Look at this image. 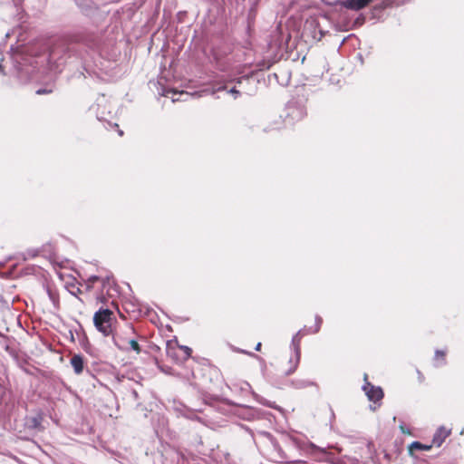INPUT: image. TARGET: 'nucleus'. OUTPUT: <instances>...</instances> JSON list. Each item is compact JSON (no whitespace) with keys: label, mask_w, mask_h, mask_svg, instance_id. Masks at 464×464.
Returning a JSON list of instances; mask_svg holds the SVG:
<instances>
[{"label":"nucleus","mask_w":464,"mask_h":464,"mask_svg":"<svg viewBox=\"0 0 464 464\" xmlns=\"http://www.w3.org/2000/svg\"><path fill=\"white\" fill-rule=\"evenodd\" d=\"M170 92H172L173 94H175V92H172L171 90H169V91H167L166 92H164L162 93V95H163V96H168V95H169V93H170Z\"/></svg>","instance_id":"23"},{"label":"nucleus","mask_w":464,"mask_h":464,"mask_svg":"<svg viewBox=\"0 0 464 464\" xmlns=\"http://www.w3.org/2000/svg\"><path fill=\"white\" fill-rule=\"evenodd\" d=\"M100 279L99 276H92L90 278H89V282L92 283V284H94L96 281H98Z\"/></svg>","instance_id":"20"},{"label":"nucleus","mask_w":464,"mask_h":464,"mask_svg":"<svg viewBox=\"0 0 464 464\" xmlns=\"http://www.w3.org/2000/svg\"><path fill=\"white\" fill-rule=\"evenodd\" d=\"M401 430L402 433H406V431L404 430V428L402 426H401Z\"/></svg>","instance_id":"27"},{"label":"nucleus","mask_w":464,"mask_h":464,"mask_svg":"<svg viewBox=\"0 0 464 464\" xmlns=\"http://www.w3.org/2000/svg\"><path fill=\"white\" fill-rule=\"evenodd\" d=\"M132 394H133V396H134L135 398H137V397H138V393H137V392H136V391H132Z\"/></svg>","instance_id":"25"},{"label":"nucleus","mask_w":464,"mask_h":464,"mask_svg":"<svg viewBox=\"0 0 464 464\" xmlns=\"http://www.w3.org/2000/svg\"><path fill=\"white\" fill-rule=\"evenodd\" d=\"M431 448V446H427V445H423L421 444L420 442L419 441H414L411 443V447H410V450H428Z\"/></svg>","instance_id":"15"},{"label":"nucleus","mask_w":464,"mask_h":464,"mask_svg":"<svg viewBox=\"0 0 464 464\" xmlns=\"http://www.w3.org/2000/svg\"><path fill=\"white\" fill-rule=\"evenodd\" d=\"M303 112H304V111H303V110H302V109H300V110H298V111H296V113H299V114H302Z\"/></svg>","instance_id":"26"},{"label":"nucleus","mask_w":464,"mask_h":464,"mask_svg":"<svg viewBox=\"0 0 464 464\" xmlns=\"http://www.w3.org/2000/svg\"><path fill=\"white\" fill-rule=\"evenodd\" d=\"M113 319V313L111 310L100 309L94 314L93 323L99 332L109 336L113 333L111 328Z\"/></svg>","instance_id":"1"},{"label":"nucleus","mask_w":464,"mask_h":464,"mask_svg":"<svg viewBox=\"0 0 464 464\" xmlns=\"http://www.w3.org/2000/svg\"><path fill=\"white\" fill-rule=\"evenodd\" d=\"M292 104H294V102H290V103L288 104V108H290Z\"/></svg>","instance_id":"28"},{"label":"nucleus","mask_w":464,"mask_h":464,"mask_svg":"<svg viewBox=\"0 0 464 464\" xmlns=\"http://www.w3.org/2000/svg\"><path fill=\"white\" fill-rule=\"evenodd\" d=\"M134 351L136 352V353H140L141 352V349H140V344L137 343V341L130 337L128 341H127V351L126 352H129V351Z\"/></svg>","instance_id":"12"},{"label":"nucleus","mask_w":464,"mask_h":464,"mask_svg":"<svg viewBox=\"0 0 464 464\" xmlns=\"http://www.w3.org/2000/svg\"><path fill=\"white\" fill-rule=\"evenodd\" d=\"M248 77L238 78L236 84L229 87L227 84L218 86L214 92H224L225 94L231 95L234 99H237L243 92L242 84L245 82H248Z\"/></svg>","instance_id":"4"},{"label":"nucleus","mask_w":464,"mask_h":464,"mask_svg":"<svg viewBox=\"0 0 464 464\" xmlns=\"http://www.w3.org/2000/svg\"><path fill=\"white\" fill-rule=\"evenodd\" d=\"M285 461L286 463H296V462H299L297 459H289V458H285Z\"/></svg>","instance_id":"22"},{"label":"nucleus","mask_w":464,"mask_h":464,"mask_svg":"<svg viewBox=\"0 0 464 464\" xmlns=\"http://www.w3.org/2000/svg\"><path fill=\"white\" fill-rule=\"evenodd\" d=\"M51 92H53V89L51 87L39 88L35 91V93L38 95L48 94Z\"/></svg>","instance_id":"16"},{"label":"nucleus","mask_w":464,"mask_h":464,"mask_svg":"<svg viewBox=\"0 0 464 464\" xmlns=\"http://www.w3.org/2000/svg\"><path fill=\"white\" fill-rule=\"evenodd\" d=\"M391 4L390 0H383L380 6H377L379 9H383Z\"/></svg>","instance_id":"19"},{"label":"nucleus","mask_w":464,"mask_h":464,"mask_svg":"<svg viewBox=\"0 0 464 464\" xmlns=\"http://www.w3.org/2000/svg\"><path fill=\"white\" fill-rule=\"evenodd\" d=\"M322 323H323V319L319 315H316L315 316V327H314V329L309 328L308 333H310V334L318 333L321 328Z\"/></svg>","instance_id":"14"},{"label":"nucleus","mask_w":464,"mask_h":464,"mask_svg":"<svg viewBox=\"0 0 464 464\" xmlns=\"http://www.w3.org/2000/svg\"><path fill=\"white\" fill-rule=\"evenodd\" d=\"M309 334L308 329L306 327L299 330L292 338V346L295 351V358H290L289 363L291 364V367L289 370L285 372V375L292 374L297 368L299 362H300V356H301V347H300V342L301 338Z\"/></svg>","instance_id":"2"},{"label":"nucleus","mask_w":464,"mask_h":464,"mask_svg":"<svg viewBox=\"0 0 464 464\" xmlns=\"http://www.w3.org/2000/svg\"><path fill=\"white\" fill-rule=\"evenodd\" d=\"M135 334L131 326H125L124 329L112 333L114 344L121 351H127V341Z\"/></svg>","instance_id":"3"},{"label":"nucleus","mask_w":464,"mask_h":464,"mask_svg":"<svg viewBox=\"0 0 464 464\" xmlns=\"http://www.w3.org/2000/svg\"><path fill=\"white\" fill-rule=\"evenodd\" d=\"M70 362H71V365L72 366L73 371L76 374H81L82 372L84 362H83V357L82 355L74 354L71 358Z\"/></svg>","instance_id":"10"},{"label":"nucleus","mask_w":464,"mask_h":464,"mask_svg":"<svg viewBox=\"0 0 464 464\" xmlns=\"http://www.w3.org/2000/svg\"><path fill=\"white\" fill-rule=\"evenodd\" d=\"M260 348H261V343H258L256 344V351H259V350H260Z\"/></svg>","instance_id":"24"},{"label":"nucleus","mask_w":464,"mask_h":464,"mask_svg":"<svg viewBox=\"0 0 464 464\" xmlns=\"http://www.w3.org/2000/svg\"><path fill=\"white\" fill-rule=\"evenodd\" d=\"M363 391L365 392L368 399L372 401H378L382 399L383 392L380 387H375L372 385L370 382H366L362 386Z\"/></svg>","instance_id":"5"},{"label":"nucleus","mask_w":464,"mask_h":464,"mask_svg":"<svg viewBox=\"0 0 464 464\" xmlns=\"http://www.w3.org/2000/svg\"><path fill=\"white\" fill-rule=\"evenodd\" d=\"M292 385L296 389H303V388L313 385V382H311L307 380L296 379V380L292 381Z\"/></svg>","instance_id":"13"},{"label":"nucleus","mask_w":464,"mask_h":464,"mask_svg":"<svg viewBox=\"0 0 464 464\" xmlns=\"http://www.w3.org/2000/svg\"><path fill=\"white\" fill-rule=\"evenodd\" d=\"M181 349L184 350V352L186 353V354L188 356H189L192 352L191 349L188 346H182Z\"/></svg>","instance_id":"21"},{"label":"nucleus","mask_w":464,"mask_h":464,"mask_svg":"<svg viewBox=\"0 0 464 464\" xmlns=\"http://www.w3.org/2000/svg\"><path fill=\"white\" fill-rule=\"evenodd\" d=\"M293 442L297 448H299L300 450H306L309 453H314V451L318 450V447H316L313 443H304L296 440H293Z\"/></svg>","instance_id":"11"},{"label":"nucleus","mask_w":464,"mask_h":464,"mask_svg":"<svg viewBox=\"0 0 464 464\" xmlns=\"http://www.w3.org/2000/svg\"><path fill=\"white\" fill-rule=\"evenodd\" d=\"M5 345V351L9 353V355L14 360H19V349L17 343L14 341H9L2 334V346Z\"/></svg>","instance_id":"6"},{"label":"nucleus","mask_w":464,"mask_h":464,"mask_svg":"<svg viewBox=\"0 0 464 464\" xmlns=\"http://www.w3.org/2000/svg\"><path fill=\"white\" fill-rule=\"evenodd\" d=\"M43 417L41 414L34 416H29L25 419V426L30 430H41L42 429Z\"/></svg>","instance_id":"8"},{"label":"nucleus","mask_w":464,"mask_h":464,"mask_svg":"<svg viewBox=\"0 0 464 464\" xmlns=\"http://www.w3.org/2000/svg\"><path fill=\"white\" fill-rule=\"evenodd\" d=\"M445 355H446V353L444 351L437 350L435 352V358L438 359L440 357L443 361V364L445 363Z\"/></svg>","instance_id":"17"},{"label":"nucleus","mask_w":464,"mask_h":464,"mask_svg":"<svg viewBox=\"0 0 464 464\" xmlns=\"http://www.w3.org/2000/svg\"><path fill=\"white\" fill-rule=\"evenodd\" d=\"M106 123L111 126V128H115L117 129L118 130V133L120 136H122L123 135V131L119 129V124L118 123H111V121H106Z\"/></svg>","instance_id":"18"},{"label":"nucleus","mask_w":464,"mask_h":464,"mask_svg":"<svg viewBox=\"0 0 464 464\" xmlns=\"http://www.w3.org/2000/svg\"><path fill=\"white\" fill-rule=\"evenodd\" d=\"M450 434V430H446L445 428H440L433 436L432 444L440 447L445 439Z\"/></svg>","instance_id":"9"},{"label":"nucleus","mask_w":464,"mask_h":464,"mask_svg":"<svg viewBox=\"0 0 464 464\" xmlns=\"http://www.w3.org/2000/svg\"><path fill=\"white\" fill-rule=\"evenodd\" d=\"M373 0H346L343 3V5L347 9L359 11V10L366 7Z\"/></svg>","instance_id":"7"}]
</instances>
